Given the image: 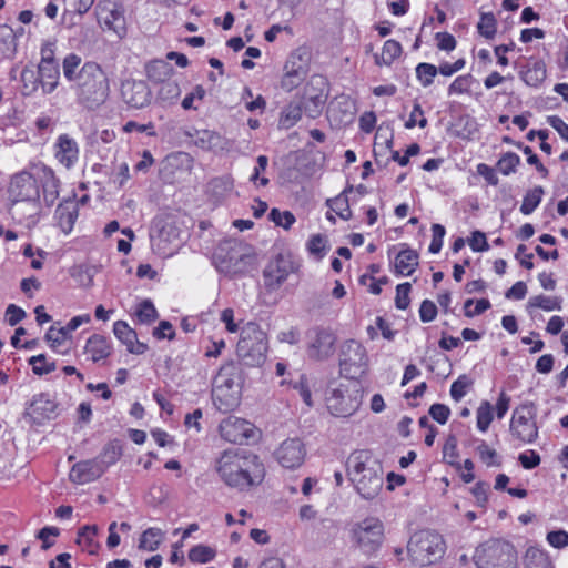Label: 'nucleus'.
Returning a JSON list of instances; mask_svg holds the SVG:
<instances>
[{
  "instance_id": "1",
  "label": "nucleus",
  "mask_w": 568,
  "mask_h": 568,
  "mask_svg": "<svg viewBox=\"0 0 568 568\" xmlns=\"http://www.w3.org/2000/svg\"><path fill=\"white\" fill-rule=\"evenodd\" d=\"M75 53L68 54L62 61L63 77L71 83L78 104L95 110L110 94V80L102 67L94 61H87Z\"/></svg>"
},
{
  "instance_id": "2",
  "label": "nucleus",
  "mask_w": 568,
  "mask_h": 568,
  "mask_svg": "<svg viewBox=\"0 0 568 568\" xmlns=\"http://www.w3.org/2000/svg\"><path fill=\"white\" fill-rule=\"evenodd\" d=\"M215 470L226 486L240 491L258 486L265 477V467L260 457L242 448L221 453L215 460Z\"/></svg>"
},
{
  "instance_id": "3",
  "label": "nucleus",
  "mask_w": 568,
  "mask_h": 568,
  "mask_svg": "<svg viewBox=\"0 0 568 568\" xmlns=\"http://www.w3.org/2000/svg\"><path fill=\"white\" fill-rule=\"evenodd\" d=\"M347 475L357 493L365 499L375 498L382 490V466L366 450L355 452L348 457Z\"/></svg>"
},
{
  "instance_id": "4",
  "label": "nucleus",
  "mask_w": 568,
  "mask_h": 568,
  "mask_svg": "<svg viewBox=\"0 0 568 568\" xmlns=\"http://www.w3.org/2000/svg\"><path fill=\"white\" fill-rule=\"evenodd\" d=\"M9 211L13 217L22 221L40 211V184L38 179L22 171L11 178L8 189Z\"/></svg>"
},
{
  "instance_id": "5",
  "label": "nucleus",
  "mask_w": 568,
  "mask_h": 568,
  "mask_svg": "<svg viewBox=\"0 0 568 568\" xmlns=\"http://www.w3.org/2000/svg\"><path fill=\"white\" fill-rule=\"evenodd\" d=\"M236 377L237 367L231 362L223 365L213 379V404L222 413L233 410L240 403L241 388Z\"/></svg>"
},
{
  "instance_id": "6",
  "label": "nucleus",
  "mask_w": 568,
  "mask_h": 568,
  "mask_svg": "<svg viewBox=\"0 0 568 568\" xmlns=\"http://www.w3.org/2000/svg\"><path fill=\"white\" fill-rule=\"evenodd\" d=\"M445 551L446 544L443 536L429 529L416 531L407 544V552L410 559L419 566L436 562L444 556Z\"/></svg>"
},
{
  "instance_id": "7",
  "label": "nucleus",
  "mask_w": 568,
  "mask_h": 568,
  "mask_svg": "<svg viewBox=\"0 0 568 568\" xmlns=\"http://www.w3.org/2000/svg\"><path fill=\"white\" fill-rule=\"evenodd\" d=\"M474 561L478 568H518V552L509 541L491 539L476 549Z\"/></svg>"
},
{
  "instance_id": "8",
  "label": "nucleus",
  "mask_w": 568,
  "mask_h": 568,
  "mask_svg": "<svg viewBox=\"0 0 568 568\" xmlns=\"http://www.w3.org/2000/svg\"><path fill=\"white\" fill-rule=\"evenodd\" d=\"M267 341L265 333L253 322L247 323L241 329L236 353L246 366H261L266 358Z\"/></svg>"
},
{
  "instance_id": "9",
  "label": "nucleus",
  "mask_w": 568,
  "mask_h": 568,
  "mask_svg": "<svg viewBox=\"0 0 568 568\" xmlns=\"http://www.w3.org/2000/svg\"><path fill=\"white\" fill-rule=\"evenodd\" d=\"M213 260L219 272L236 275L247 271L253 262V256L246 252V247L242 243L225 241L215 250Z\"/></svg>"
},
{
  "instance_id": "10",
  "label": "nucleus",
  "mask_w": 568,
  "mask_h": 568,
  "mask_svg": "<svg viewBox=\"0 0 568 568\" xmlns=\"http://www.w3.org/2000/svg\"><path fill=\"white\" fill-rule=\"evenodd\" d=\"M349 534L354 547L371 557L378 551L384 541V525L376 517H367L355 523Z\"/></svg>"
},
{
  "instance_id": "11",
  "label": "nucleus",
  "mask_w": 568,
  "mask_h": 568,
  "mask_svg": "<svg viewBox=\"0 0 568 568\" xmlns=\"http://www.w3.org/2000/svg\"><path fill=\"white\" fill-rule=\"evenodd\" d=\"M363 394L357 383L341 384L331 388L326 396V406L336 417L352 416L362 404Z\"/></svg>"
},
{
  "instance_id": "12",
  "label": "nucleus",
  "mask_w": 568,
  "mask_h": 568,
  "mask_svg": "<svg viewBox=\"0 0 568 568\" xmlns=\"http://www.w3.org/2000/svg\"><path fill=\"white\" fill-rule=\"evenodd\" d=\"M368 356L366 348L358 342L351 339L342 345L339 353L341 374L349 379H356L368 371Z\"/></svg>"
},
{
  "instance_id": "13",
  "label": "nucleus",
  "mask_w": 568,
  "mask_h": 568,
  "mask_svg": "<svg viewBox=\"0 0 568 568\" xmlns=\"http://www.w3.org/2000/svg\"><path fill=\"white\" fill-rule=\"evenodd\" d=\"M509 429L511 435L523 443L530 444L536 440L538 427L534 403H525L514 409Z\"/></svg>"
},
{
  "instance_id": "14",
  "label": "nucleus",
  "mask_w": 568,
  "mask_h": 568,
  "mask_svg": "<svg viewBox=\"0 0 568 568\" xmlns=\"http://www.w3.org/2000/svg\"><path fill=\"white\" fill-rule=\"evenodd\" d=\"M180 229L171 222L158 223L151 233L152 251L161 257H170L182 245Z\"/></svg>"
},
{
  "instance_id": "15",
  "label": "nucleus",
  "mask_w": 568,
  "mask_h": 568,
  "mask_svg": "<svg viewBox=\"0 0 568 568\" xmlns=\"http://www.w3.org/2000/svg\"><path fill=\"white\" fill-rule=\"evenodd\" d=\"M219 430L223 439L239 445L254 443L261 436V432L255 425L235 416L223 419Z\"/></svg>"
},
{
  "instance_id": "16",
  "label": "nucleus",
  "mask_w": 568,
  "mask_h": 568,
  "mask_svg": "<svg viewBox=\"0 0 568 568\" xmlns=\"http://www.w3.org/2000/svg\"><path fill=\"white\" fill-rule=\"evenodd\" d=\"M173 68L164 61H154L148 68V75L151 80L161 82L158 91V101L164 105L175 103L181 94V88L175 80H165L171 75Z\"/></svg>"
},
{
  "instance_id": "17",
  "label": "nucleus",
  "mask_w": 568,
  "mask_h": 568,
  "mask_svg": "<svg viewBox=\"0 0 568 568\" xmlns=\"http://www.w3.org/2000/svg\"><path fill=\"white\" fill-rule=\"evenodd\" d=\"M304 52L301 49L294 51L288 57L284 65V75L281 81L283 90L291 92L296 89L306 78L308 72L307 60L304 59Z\"/></svg>"
},
{
  "instance_id": "18",
  "label": "nucleus",
  "mask_w": 568,
  "mask_h": 568,
  "mask_svg": "<svg viewBox=\"0 0 568 568\" xmlns=\"http://www.w3.org/2000/svg\"><path fill=\"white\" fill-rule=\"evenodd\" d=\"M295 272V265L290 256L278 254L268 262L263 271L265 286L270 290L278 288Z\"/></svg>"
},
{
  "instance_id": "19",
  "label": "nucleus",
  "mask_w": 568,
  "mask_h": 568,
  "mask_svg": "<svg viewBox=\"0 0 568 568\" xmlns=\"http://www.w3.org/2000/svg\"><path fill=\"white\" fill-rule=\"evenodd\" d=\"M327 81L325 77L314 74L310 78L304 88V104L308 111L310 116L315 118L320 112L322 105L325 103L327 93Z\"/></svg>"
},
{
  "instance_id": "20",
  "label": "nucleus",
  "mask_w": 568,
  "mask_h": 568,
  "mask_svg": "<svg viewBox=\"0 0 568 568\" xmlns=\"http://www.w3.org/2000/svg\"><path fill=\"white\" fill-rule=\"evenodd\" d=\"M305 447L298 438L284 440L275 452L277 462L288 469L300 467L305 458Z\"/></svg>"
},
{
  "instance_id": "21",
  "label": "nucleus",
  "mask_w": 568,
  "mask_h": 568,
  "mask_svg": "<svg viewBox=\"0 0 568 568\" xmlns=\"http://www.w3.org/2000/svg\"><path fill=\"white\" fill-rule=\"evenodd\" d=\"M121 95L131 108L142 109L151 102V90L144 81L126 80L122 83Z\"/></svg>"
},
{
  "instance_id": "22",
  "label": "nucleus",
  "mask_w": 568,
  "mask_h": 568,
  "mask_svg": "<svg viewBox=\"0 0 568 568\" xmlns=\"http://www.w3.org/2000/svg\"><path fill=\"white\" fill-rule=\"evenodd\" d=\"M335 342L336 337L333 332L328 329H316L307 348L310 358L315 361L326 359L334 353Z\"/></svg>"
},
{
  "instance_id": "23",
  "label": "nucleus",
  "mask_w": 568,
  "mask_h": 568,
  "mask_svg": "<svg viewBox=\"0 0 568 568\" xmlns=\"http://www.w3.org/2000/svg\"><path fill=\"white\" fill-rule=\"evenodd\" d=\"M27 415L31 417L33 423L43 424L45 420L57 416V403L49 394L41 393L36 395L27 410Z\"/></svg>"
},
{
  "instance_id": "24",
  "label": "nucleus",
  "mask_w": 568,
  "mask_h": 568,
  "mask_svg": "<svg viewBox=\"0 0 568 568\" xmlns=\"http://www.w3.org/2000/svg\"><path fill=\"white\" fill-rule=\"evenodd\" d=\"M102 475L103 466L94 458L74 464L70 470L69 478L77 485H84L97 480Z\"/></svg>"
},
{
  "instance_id": "25",
  "label": "nucleus",
  "mask_w": 568,
  "mask_h": 568,
  "mask_svg": "<svg viewBox=\"0 0 568 568\" xmlns=\"http://www.w3.org/2000/svg\"><path fill=\"white\" fill-rule=\"evenodd\" d=\"M90 321L91 317L89 314L74 316L65 326H62L60 328L51 326L48 329L45 337L49 342L52 343L53 347L59 346L63 344L70 337V334L73 331H75L80 325L89 323Z\"/></svg>"
},
{
  "instance_id": "26",
  "label": "nucleus",
  "mask_w": 568,
  "mask_h": 568,
  "mask_svg": "<svg viewBox=\"0 0 568 568\" xmlns=\"http://www.w3.org/2000/svg\"><path fill=\"white\" fill-rule=\"evenodd\" d=\"M113 333L132 354H143L148 348L145 344L138 341L135 331L124 321H116L113 324Z\"/></svg>"
},
{
  "instance_id": "27",
  "label": "nucleus",
  "mask_w": 568,
  "mask_h": 568,
  "mask_svg": "<svg viewBox=\"0 0 568 568\" xmlns=\"http://www.w3.org/2000/svg\"><path fill=\"white\" fill-rule=\"evenodd\" d=\"M79 149L75 141L68 135L58 139L55 156L65 168H71L78 160Z\"/></svg>"
},
{
  "instance_id": "28",
  "label": "nucleus",
  "mask_w": 568,
  "mask_h": 568,
  "mask_svg": "<svg viewBox=\"0 0 568 568\" xmlns=\"http://www.w3.org/2000/svg\"><path fill=\"white\" fill-rule=\"evenodd\" d=\"M84 353L95 363L110 356L111 346L104 336L93 334L85 343Z\"/></svg>"
},
{
  "instance_id": "29",
  "label": "nucleus",
  "mask_w": 568,
  "mask_h": 568,
  "mask_svg": "<svg viewBox=\"0 0 568 568\" xmlns=\"http://www.w3.org/2000/svg\"><path fill=\"white\" fill-rule=\"evenodd\" d=\"M418 266V254L416 251L406 247L402 250L395 258L396 273L403 276H409Z\"/></svg>"
},
{
  "instance_id": "30",
  "label": "nucleus",
  "mask_w": 568,
  "mask_h": 568,
  "mask_svg": "<svg viewBox=\"0 0 568 568\" xmlns=\"http://www.w3.org/2000/svg\"><path fill=\"white\" fill-rule=\"evenodd\" d=\"M524 568H555L549 555L537 547H529L524 555Z\"/></svg>"
},
{
  "instance_id": "31",
  "label": "nucleus",
  "mask_w": 568,
  "mask_h": 568,
  "mask_svg": "<svg viewBox=\"0 0 568 568\" xmlns=\"http://www.w3.org/2000/svg\"><path fill=\"white\" fill-rule=\"evenodd\" d=\"M39 75L43 91L45 93L53 92L59 80L58 64H39Z\"/></svg>"
},
{
  "instance_id": "32",
  "label": "nucleus",
  "mask_w": 568,
  "mask_h": 568,
  "mask_svg": "<svg viewBox=\"0 0 568 568\" xmlns=\"http://www.w3.org/2000/svg\"><path fill=\"white\" fill-rule=\"evenodd\" d=\"M402 53V45L395 40H387L381 54H375L377 65H390Z\"/></svg>"
},
{
  "instance_id": "33",
  "label": "nucleus",
  "mask_w": 568,
  "mask_h": 568,
  "mask_svg": "<svg viewBox=\"0 0 568 568\" xmlns=\"http://www.w3.org/2000/svg\"><path fill=\"white\" fill-rule=\"evenodd\" d=\"M42 179L44 180L42 182L43 186V197L48 205H51L57 200L59 192V181L54 176L53 172L51 170L43 169L42 170Z\"/></svg>"
},
{
  "instance_id": "34",
  "label": "nucleus",
  "mask_w": 568,
  "mask_h": 568,
  "mask_svg": "<svg viewBox=\"0 0 568 568\" xmlns=\"http://www.w3.org/2000/svg\"><path fill=\"white\" fill-rule=\"evenodd\" d=\"M163 535L164 534L160 528H148L140 537L139 549L148 551L156 550L162 541Z\"/></svg>"
},
{
  "instance_id": "35",
  "label": "nucleus",
  "mask_w": 568,
  "mask_h": 568,
  "mask_svg": "<svg viewBox=\"0 0 568 568\" xmlns=\"http://www.w3.org/2000/svg\"><path fill=\"white\" fill-rule=\"evenodd\" d=\"M98 534V527L95 525L84 526L78 534L77 542L89 554H95L98 544L94 541V537Z\"/></svg>"
},
{
  "instance_id": "36",
  "label": "nucleus",
  "mask_w": 568,
  "mask_h": 568,
  "mask_svg": "<svg viewBox=\"0 0 568 568\" xmlns=\"http://www.w3.org/2000/svg\"><path fill=\"white\" fill-rule=\"evenodd\" d=\"M561 301L559 297L537 295L529 298L527 310L541 308L544 311H559L561 308Z\"/></svg>"
},
{
  "instance_id": "37",
  "label": "nucleus",
  "mask_w": 568,
  "mask_h": 568,
  "mask_svg": "<svg viewBox=\"0 0 568 568\" xmlns=\"http://www.w3.org/2000/svg\"><path fill=\"white\" fill-rule=\"evenodd\" d=\"M122 455V448L116 442L109 443L97 458L103 466V473L108 467L115 464Z\"/></svg>"
},
{
  "instance_id": "38",
  "label": "nucleus",
  "mask_w": 568,
  "mask_h": 568,
  "mask_svg": "<svg viewBox=\"0 0 568 568\" xmlns=\"http://www.w3.org/2000/svg\"><path fill=\"white\" fill-rule=\"evenodd\" d=\"M233 190V179L230 175L214 178L209 183V191L217 199H222Z\"/></svg>"
},
{
  "instance_id": "39",
  "label": "nucleus",
  "mask_w": 568,
  "mask_h": 568,
  "mask_svg": "<svg viewBox=\"0 0 568 568\" xmlns=\"http://www.w3.org/2000/svg\"><path fill=\"white\" fill-rule=\"evenodd\" d=\"M542 194L544 189L541 186H536L532 190H529L524 196L520 212L525 215L532 213L539 205Z\"/></svg>"
},
{
  "instance_id": "40",
  "label": "nucleus",
  "mask_w": 568,
  "mask_h": 568,
  "mask_svg": "<svg viewBox=\"0 0 568 568\" xmlns=\"http://www.w3.org/2000/svg\"><path fill=\"white\" fill-rule=\"evenodd\" d=\"M57 214L62 230L64 232L71 231L78 216L74 205L72 203L70 205H60L57 210Z\"/></svg>"
},
{
  "instance_id": "41",
  "label": "nucleus",
  "mask_w": 568,
  "mask_h": 568,
  "mask_svg": "<svg viewBox=\"0 0 568 568\" xmlns=\"http://www.w3.org/2000/svg\"><path fill=\"white\" fill-rule=\"evenodd\" d=\"M520 163V158L514 152H506L498 160L496 166L504 175H509L516 172L517 166Z\"/></svg>"
},
{
  "instance_id": "42",
  "label": "nucleus",
  "mask_w": 568,
  "mask_h": 568,
  "mask_svg": "<svg viewBox=\"0 0 568 568\" xmlns=\"http://www.w3.org/2000/svg\"><path fill=\"white\" fill-rule=\"evenodd\" d=\"M476 418L477 428L480 432H486L494 418L493 406L489 402L485 400L479 405L476 412Z\"/></svg>"
},
{
  "instance_id": "43",
  "label": "nucleus",
  "mask_w": 568,
  "mask_h": 568,
  "mask_svg": "<svg viewBox=\"0 0 568 568\" xmlns=\"http://www.w3.org/2000/svg\"><path fill=\"white\" fill-rule=\"evenodd\" d=\"M216 552L205 545H197L189 551V559L192 562L205 564L214 559Z\"/></svg>"
},
{
  "instance_id": "44",
  "label": "nucleus",
  "mask_w": 568,
  "mask_h": 568,
  "mask_svg": "<svg viewBox=\"0 0 568 568\" xmlns=\"http://www.w3.org/2000/svg\"><path fill=\"white\" fill-rule=\"evenodd\" d=\"M546 79V67L542 62H535L524 74V80L529 85H538Z\"/></svg>"
},
{
  "instance_id": "45",
  "label": "nucleus",
  "mask_w": 568,
  "mask_h": 568,
  "mask_svg": "<svg viewBox=\"0 0 568 568\" xmlns=\"http://www.w3.org/2000/svg\"><path fill=\"white\" fill-rule=\"evenodd\" d=\"M478 32L487 38L493 39L497 31V21L493 13H483L477 24Z\"/></svg>"
},
{
  "instance_id": "46",
  "label": "nucleus",
  "mask_w": 568,
  "mask_h": 568,
  "mask_svg": "<svg viewBox=\"0 0 568 568\" xmlns=\"http://www.w3.org/2000/svg\"><path fill=\"white\" fill-rule=\"evenodd\" d=\"M471 386L473 379L467 375H460L450 386L452 398L455 402H459Z\"/></svg>"
},
{
  "instance_id": "47",
  "label": "nucleus",
  "mask_w": 568,
  "mask_h": 568,
  "mask_svg": "<svg viewBox=\"0 0 568 568\" xmlns=\"http://www.w3.org/2000/svg\"><path fill=\"white\" fill-rule=\"evenodd\" d=\"M124 19L119 10H110L108 16L103 19V24L106 29L114 31L119 37L124 33Z\"/></svg>"
},
{
  "instance_id": "48",
  "label": "nucleus",
  "mask_w": 568,
  "mask_h": 568,
  "mask_svg": "<svg viewBox=\"0 0 568 568\" xmlns=\"http://www.w3.org/2000/svg\"><path fill=\"white\" fill-rule=\"evenodd\" d=\"M29 363L32 366L33 373L37 375L49 374L55 369V363L48 362L45 356L42 354L32 356L29 359Z\"/></svg>"
},
{
  "instance_id": "49",
  "label": "nucleus",
  "mask_w": 568,
  "mask_h": 568,
  "mask_svg": "<svg viewBox=\"0 0 568 568\" xmlns=\"http://www.w3.org/2000/svg\"><path fill=\"white\" fill-rule=\"evenodd\" d=\"M476 450L479 455V458L486 466H500L497 452L490 448L485 442H481L477 446Z\"/></svg>"
},
{
  "instance_id": "50",
  "label": "nucleus",
  "mask_w": 568,
  "mask_h": 568,
  "mask_svg": "<svg viewBox=\"0 0 568 568\" xmlns=\"http://www.w3.org/2000/svg\"><path fill=\"white\" fill-rule=\"evenodd\" d=\"M437 72V68L430 63H419L416 67V75L424 87H428L433 83Z\"/></svg>"
},
{
  "instance_id": "51",
  "label": "nucleus",
  "mask_w": 568,
  "mask_h": 568,
  "mask_svg": "<svg viewBox=\"0 0 568 568\" xmlns=\"http://www.w3.org/2000/svg\"><path fill=\"white\" fill-rule=\"evenodd\" d=\"M270 219L277 225L282 226L285 230H288L292 224L295 222V216L290 211H280L277 209H272L270 212Z\"/></svg>"
},
{
  "instance_id": "52",
  "label": "nucleus",
  "mask_w": 568,
  "mask_h": 568,
  "mask_svg": "<svg viewBox=\"0 0 568 568\" xmlns=\"http://www.w3.org/2000/svg\"><path fill=\"white\" fill-rule=\"evenodd\" d=\"M136 316L140 320V322L150 323V322H153L156 320L158 312H156L154 305L152 304V302L149 300H145L140 304V306L136 311Z\"/></svg>"
},
{
  "instance_id": "53",
  "label": "nucleus",
  "mask_w": 568,
  "mask_h": 568,
  "mask_svg": "<svg viewBox=\"0 0 568 568\" xmlns=\"http://www.w3.org/2000/svg\"><path fill=\"white\" fill-rule=\"evenodd\" d=\"M412 286L409 283H403L397 285L396 287V297H395V304L396 307L399 310H406L409 305V293H410Z\"/></svg>"
},
{
  "instance_id": "54",
  "label": "nucleus",
  "mask_w": 568,
  "mask_h": 568,
  "mask_svg": "<svg viewBox=\"0 0 568 568\" xmlns=\"http://www.w3.org/2000/svg\"><path fill=\"white\" fill-rule=\"evenodd\" d=\"M326 242L325 236L321 234L313 235L307 243L310 253L322 258L326 250Z\"/></svg>"
},
{
  "instance_id": "55",
  "label": "nucleus",
  "mask_w": 568,
  "mask_h": 568,
  "mask_svg": "<svg viewBox=\"0 0 568 568\" xmlns=\"http://www.w3.org/2000/svg\"><path fill=\"white\" fill-rule=\"evenodd\" d=\"M293 388L300 394L308 407L313 406L308 381L304 375L300 376V379L294 383Z\"/></svg>"
},
{
  "instance_id": "56",
  "label": "nucleus",
  "mask_w": 568,
  "mask_h": 568,
  "mask_svg": "<svg viewBox=\"0 0 568 568\" xmlns=\"http://www.w3.org/2000/svg\"><path fill=\"white\" fill-rule=\"evenodd\" d=\"M443 453H444V458H449L447 460L448 464L457 466V468L460 467V465L455 462L458 456L457 439L455 436H453V435L448 436V438L446 439V443L444 445Z\"/></svg>"
},
{
  "instance_id": "57",
  "label": "nucleus",
  "mask_w": 568,
  "mask_h": 568,
  "mask_svg": "<svg viewBox=\"0 0 568 568\" xmlns=\"http://www.w3.org/2000/svg\"><path fill=\"white\" fill-rule=\"evenodd\" d=\"M433 239L429 245V252L437 254L443 246V239L445 236V227L440 224H433L432 226Z\"/></svg>"
},
{
  "instance_id": "58",
  "label": "nucleus",
  "mask_w": 568,
  "mask_h": 568,
  "mask_svg": "<svg viewBox=\"0 0 568 568\" xmlns=\"http://www.w3.org/2000/svg\"><path fill=\"white\" fill-rule=\"evenodd\" d=\"M429 415L434 420L444 425L449 418L450 409L444 404H433L429 408Z\"/></svg>"
},
{
  "instance_id": "59",
  "label": "nucleus",
  "mask_w": 568,
  "mask_h": 568,
  "mask_svg": "<svg viewBox=\"0 0 568 568\" xmlns=\"http://www.w3.org/2000/svg\"><path fill=\"white\" fill-rule=\"evenodd\" d=\"M547 541L557 549L568 546V532L565 530H554L547 534Z\"/></svg>"
},
{
  "instance_id": "60",
  "label": "nucleus",
  "mask_w": 568,
  "mask_h": 568,
  "mask_svg": "<svg viewBox=\"0 0 568 568\" xmlns=\"http://www.w3.org/2000/svg\"><path fill=\"white\" fill-rule=\"evenodd\" d=\"M437 315V306L434 302L425 300L422 302L419 307V316L422 322L428 323L435 320Z\"/></svg>"
},
{
  "instance_id": "61",
  "label": "nucleus",
  "mask_w": 568,
  "mask_h": 568,
  "mask_svg": "<svg viewBox=\"0 0 568 568\" xmlns=\"http://www.w3.org/2000/svg\"><path fill=\"white\" fill-rule=\"evenodd\" d=\"M26 312L14 304L8 305L6 310V320L10 326L17 325L26 317Z\"/></svg>"
},
{
  "instance_id": "62",
  "label": "nucleus",
  "mask_w": 568,
  "mask_h": 568,
  "mask_svg": "<svg viewBox=\"0 0 568 568\" xmlns=\"http://www.w3.org/2000/svg\"><path fill=\"white\" fill-rule=\"evenodd\" d=\"M468 244L475 252H484L488 250L486 236L480 231L473 232L471 237L468 241Z\"/></svg>"
},
{
  "instance_id": "63",
  "label": "nucleus",
  "mask_w": 568,
  "mask_h": 568,
  "mask_svg": "<svg viewBox=\"0 0 568 568\" xmlns=\"http://www.w3.org/2000/svg\"><path fill=\"white\" fill-rule=\"evenodd\" d=\"M477 173L481 175L488 184L494 186L498 185L499 179L491 166L485 163H480L477 165Z\"/></svg>"
},
{
  "instance_id": "64",
  "label": "nucleus",
  "mask_w": 568,
  "mask_h": 568,
  "mask_svg": "<svg viewBox=\"0 0 568 568\" xmlns=\"http://www.w3.org/2000/svg\"><path fill=\"white\" fill-rule=\"evenodd\" d=\"M284 121L288 125L295 124L302 118V108L298 104H290L283 112Z\"/></svg>"
}]
</instances>
